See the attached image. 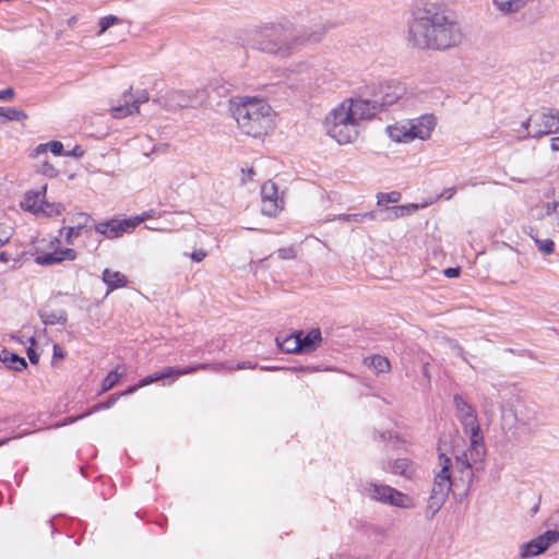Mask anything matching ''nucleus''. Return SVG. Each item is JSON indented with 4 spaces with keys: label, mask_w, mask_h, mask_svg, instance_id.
<instances>
[{
    "label": "nucleus",
    "mask_w": 559,
    "mask_h": 559,
    "mask_svg": "<svg viewBox=\"0 0 559 559\" xmlns=\"http://www.w3.org/2000/svg\"><path fill=\"white\" fill-rule=\"evenodd\" d=\"M362 493L384 504L402 509H412L415 507V501L411 496L389 485L367 483L362 486Z\"/></svg>",
    "instance_id": "obj_8"
},
{
    "label": "nucleus",
    "mask_w": 559,
    "mask_h": 559,
    "mask_svg": "<svg viewBox=\"0 0 559 559\" xmlns=\"http://www.w3.org/2000/svg\"><path fill=\"white\" fill-rule=\"evenodd\" d=\"M75 251L73 249L67 248L63 250H55L53 252L38 254L35 261L39 265H52L66 260L72 261L75 259Z\"/></svg>",
    "instance_id": "obj_16"
},
{
    "label": "nucleus",
    "mask_w": 559,
    "mask_h": 559,
    "mask_svg": "<svg viewBox=\"0 0 559 559\" xmlns=\"http://www.w3.org/2000/svg\"><path fill=\"white\" fill-rule=\"evenodd\" d=\"M123 376L122 372H118V370L110 371L107 377L102 382V391L107 392L115 386V384L121 379Z\"/></svg>",
    "instance_id": "obj_35"
},
{
    "label": "nucleus",
    "mask_w": 559,
    "mask_h": 559,
    "mask_svg": "<svg viewBox=\"0 0 559 559\" xmlns=\"http://www.w3.org/2000/svg\"><path fill=\"white\" fill-rule=\"evenodd\" d=\"M40 318L43 323L46 325L57 323L64 324L67 322V313L64 311L41 313Z\"/></svg>",
    "instance_id": "obj_32"
},
{
    "label": "nucleus",
    "mask_w": 559,
    "mask_h": 559,
    "mask_svg": "<svg viewBox=\"0 0 559 559\" xmlns=\"http://www.w3.org/2000/svg\"><path fill=\"white\" fill-rule=\"evenodd\" d=\"M83 154H84V151L79 145L74 146L72 151L64 152L66 156H72V157H76V158L82 157Z\"/></svg>",
    "instance_id": "obj_46"
},
{
    "label": "nucleus",
    "mask_w": 559,
    "mask_h": 559,
    "mask_svg": "<svg viewBox=\"0 0 559 559\" xmlns=\"http://www.w3.org/2000/svg\"><path fill=\"white\" fill-rule=\"evenodd\" d=\"M132 87L126 91L122 95L123 104L112 106L110 108V115L112 118L120 119L139 112V107L131 103L132 99Z\"/></svg>",
    "instance_id": "obj_18"
},
{
    "label": "nucleus",
    "mask_w": 559,
    "mask_h": 559,
    "mask_svg": "<svg viewBox=\"0 0 559 559\" xmlns=\"http://www.w3.org/2000/svg\"><path fill=\"white\" fill-rule=\"evenodd\" d=\"M197 99L182 91H173L168 94L166 106L169 109L194 107Z\"/></svg>",
    "instance_id": "obj_19"
},
{
    "label": "nucleus",
    "mask_w": 559,
    "mask_h": 559,
    "mask_svg": "<svg viewBox=\"0 0 559 559\" xmlns=\"http://www.w3.org/2000/svg\"><path fill=\"white\" fill-rule=\"evenodd\" d=\"M63 357H64L63 352L57 344H55L53 345V358L56 359V358H63Z\"/></svg>",
    "instance_id": "obj_51"
},
{
    "label": "nucleus",
    "mask_w": 559,
    "mask_h": 559,
    "mask_svg": "<svg viewBox=\"0 0 559 559\" xmlns=\"http://www.w3.org/2000/svg\"><path fill=\"white\" fill-rule=\"evenodd\" d=\"M159 380H160L159 373L155 372L154 374H151V376H147V377L141 379L138 386H145V385H148V384L159 381Z\"/></svg>",
    "instance_id": "obj_42"
},
{
    "label": "nucleus",
    "mask_w": 559,
    "mask_h": 559,
    "mask_svg": "<svg viewBox=\"0 0 559 559\" xmlns=\"http://www.w3.org/2000/svg\"><path fill=\"white\" fill-rule=\"evenodd\" d=\"M26 118H27L26 112L16 107H8V108L0 107V123L7 122V121H22V120H25Z\"/></svg>",
    "instance_id": "obj_29"
},
{
    "label": "nucleus",
    "mask_w": 559,
    "mask_h": 559,
    "mask_svg": "<svg viewBox=\"0 0 559 559\" xmlns=\"http://www.w3.org/2000/svg\"><path fill=\"white\" fill-rule=\"evenodd\" d=\"M366 366L374 369L376 372H389L390 361L386 357L381 355H373L364 359Z\"/></svg>",
    "instance_id": "obj_28"
},
{
    "label": "nucleus",
    "mask_w": 559,
    "mask_h": 559,
    "mask_svg": "<svg viewBox=\"0 0 559 559\" xmlns=\"http://www.w3.org/2000/svg\"><path fill=\"white\" fill-rule=\"evenodd\" d=\"M437 124V118L425 114L414 119H407L388 127L389 136L397 143H409L414 140L426 141L431 136Z\"/></svg>",
    "instance_id": "obj_5"
},
{
    "label": "nucleus",
    "mask_w": 559,
    "mask_h": 559,
    "mask_svg": "<svg viewBox=\"0 0 559 559\" xmlns=\"http://www.w3.org/2000/svg\"><path fill=\"white\" fill-rule=\"evenodd\" d=\"M535 0H491L492 10L501 17H513L520 14Z\"/></svg>",
    "instance_id": "obj_15"
},
{
    "label": "nucleus",
    "mask_w": 559,
    "mask_h": 559,
    "mask_svg": "<svg viewBox=\"0 0 559 559\" xmlns=\"http://www.w3.org/2000/svg\"><path fill=\"white\" fill-rule=\"evenodd\" d=\"M120 23V19L116 15H107L99 20V32L98 35H103L110 26Z\"/></svg>",
    "instance_id": "obj_36"
},
{
    "label": "nucleus",
    "mask_w": 559,
    "mask_h": 559,
    "mask_svg": "<svg viewBox=\"0 0 559 559\" xmlns=\"http://www.w3.org/2000/svg\"><path fill=\"white\" fill-rule=\"evenodd\" d=\"M455 193V189L454 188H449L444 191V194H447V199L450 200Z\"/></svg>",
    "instance_id": "obj_54"
},
{
    "label": "nucleus",
    "mask_w": 559,
    "mask_h": 559,
    "mask_svg": "<svg viewBox=\"0 0 559 559\" xmlns=\"http://www.w3.org/2000/svg\"><path fill=\"white\" fill-rule=\"evenodd\" d=\"M0 360L4 362L9 368L21 371L27 367V364L24 358L17 356L16 354L10 353L8 350H2L0 354Z\"/></svg>",
    "instance_id": "obj_26"
},
{
    "label": "nucleus",
    "mask_w": 559,
    "mask_h": 559,
    "mask_svg": "<svg viewBox=\"0 0 559 559\" xmlns=\"http://www.w3.org/2000/svg\"><path fill=\"white\" fill-rule=\"evenodd\" d=\"M233 115L238 128L247 135L261 138L274 127L271 106L258 97H241L231 103Z\"/></svg>",
    "instance_id": "obj_3"
},
{
    "label": "nucleus",
    "mask_w": 559,
    "mask_h": 559,
    "mask_svg": "<svg viewBox=\"0 0 559 559\" xmlns=\"http://www.w3.org/2000/svg\"><path fill=\"white\" fill-rule=\"evenodd\" d=\"M206 257V252L203 249L193 251L190 258L195 262H201Z\"/></svg>",
    "instance_id": "obj_47"
},
{
    "label": "nucleus",
    "mask_w": 559,
    "mask_h": 559,
    "mask_svg": "<svg viewBox=\"0 0 559 559\" xmlns=\"http://www.w3.org/2000/svg\"><path fill=\"white\" fill-rule=\"evenodd\" d=\"M262 206L261 212L266 216H276L283 209L284 201L278 195L277 187L274 182H264L261 187Z\"/></svg>",
    "instance_id": "obj_12"
},
{
    "label": "nucleus",
    "mask_w": 559,
    "mask_h": 559,
    "mask_svg": "<svg viewBox=\"0 0 559 559\" xmlns=\"http://www.w3.org/2000/svg\"><path fill=\"white\" fill-rule=\"evenodd\" d=\"M210 367V364H198L194 366H188L186 368L167 367L158 371L160 380L166 378H178L180 376L193 373L198 370H205Z\"/></svg>",
    "instance_id": "obj_20"
},
{
    "label": "nucleus",
    "mask_w": 559,
    "mask_h": 559,
    "mask_svg": "<svg viewBox=\"0 0 559 559\" xmlns=\"http://www.w3.org/2000/svg\"><path fill=\"white\" fill-rule=\"evenodd\" d=\"M555 214V221L557 223V225L559 226V203H554L552 204V207H551V212H550V209H548V214Z\"/></svg>",
    "instance_id": "obj_50"
},
{
    "label": "nucleus",
    "mask_w": 559,
    "mask_h": 559,
    "mask_svg": "<svg viewBox=\"0 0 559 559\" xmlns=\"http://www.w3.org/2000/svg\"><path fill=\"white\" fill-rule=\"evenodd\" d=\"M407 38L421 50H447L461 43L462 32L445 11L431 4L415 12Z\"/></svg>",
    "instance_id": "obj_1"
},
{
    "label": "nucleus",
    "mask_w": 559,
    "mask_h": 559,
    "mask_svg": "<svg viewBox=\"0 0 559 559\" xmlns=\"http://www.w3.org/2000/svg\"><path fill=\"white\" fill-rule=\"evenodd\" d=\"M138 388H139L138 385L131 386V388H129L126 392H123V394H131V393H133Z\"/></svg>",
    "instance_id": "obj_57"
},
{
    "label": "nucleus",
    "mask_w": 559,
    "mask_h": 559,
    "mask_svg": "<svg viewBox=\"0 0 559 559\" xmlns=\"http://www.w3.org/2000/svg\"><path fill=\"white\" fill-rule=\"evenodd\" d=\"M40 209L41 210H39V215H44V216H48V217L58 216L64 211V207L62 204L48 203L45 201V199L41 202Z\"/></svg>",
    "instance_id": "obj_31"
},
{
    "label": "nucleus",
    "mask_w": 559,
    "mask_h": 559,
    "mask_svg": "<svg viewBox=\"0 0 559 559\" xmlns=\"http://www.w3.org/2000/svg\"><path fill=\"white\" fill-rule=\"evenodd\" d=\"M535 243L538 248V250L548 255V254H551L554 252V249H555V243L551 239H537L535 238Z\"/></svg>",
    "instance_id": "obj_37"
},
{
    "label": "nucleus",
    "mask_w": 559,
    "mask_h": 559,
    "mask_svg": "<svg viewBox=\"0 0 559 559\" xmlns=\"http://www.w3.org/2000/svg\"><path fill=\"white\" fill-rule=\"evenodd\" d=\"M321 342L320 330L313 329L307 334L301 332V352L309 353L313 350Z\"/></svg>",
    "instance_id": "obj_24"
},
{
    "label": "nucleus",
    "mask_w": 559,
    "mask_h": 559,
    "mask_svg": "<svg viewBox=\"0 0 559 559\" xmlns=\"http://www.w3.org/2000/svg\"><path fill=\"white\" fill-rule=\"evenodd\" d=\"M444 275L449 278L457 277L460 274L459 267H448L443 271Z\"/></svg>",
    "instance_id": "obj_48"
},
{
    "label": "nucleus",
    "mask_w": 559,
    "mask_h": 559,
    "mask_svg": "<svg viewBox=\"0 0 559 559\" xmlns=\"http://www.w3.org/2000/svg\"><path fill=\"white\" fill-rule=\"evenodd\" d=\"M419 207L420 206L418 204L411 203V204H407V205L394 206V207H392V211L394 212V215L396 217H399V216H404V215L412 214L415 211H417Z\"/></svg>",
    "instance_id": "obj_38"
},
{
    "label": "nucleus",
    "mask_w": 559,
    "mask_h": 559,
    "mask_svg": "<svg viewBox=\"0 0 559 559\" xmlns=\"http://www.w3.org/2000/svg\"><path fill=\"white\" fill-rule=\"evenodd\" d=\"M36 173L48 178H56L59 175L58 169L47 160H44L36 166Z\"/></svg>",
    "instance_id": "obj_34"
},
{
    "label": "nucleus",
    "mask_w": 559,
    "mask_h": 559,
    "mask_svg": "<svg viewBox=\"0 0 559 559\" xmlns=\"http://www.w3.org/2000/svg\"><path fill=\"white\" fill-rule=\"evenodd\" d=\"M103 281L108 286V292L116 288L124 287L128 284L127 277L118 271L105 269L103 272Z\"/></svg>",
    "instance_id": "obj_22"
},
{
    "label": "nucleus",
    "mask_w": 559,
    "mask_h": 559,
    "mask_svg": "<svg viewBox=\"0 0 559 559\" xmlns=\"http://www.w3.org/2000/svg\"><path fill=\"white\" fill-rule=\"evenodd\" d=\"M454 406L456 409V416L462 424L464 431L472 441L475 455L479 456V441H483V435L480 426L478 424L477 415L473 406L460 394H455L453 397Z\"/></svg>",
    "instance_id": "obj_7"
},
{
    "label": "nucleus",
    "mask_w": 559,
    "mask_h": 559,
    "mask_svg": "<svg viewBox=\"0 0 559 559\" xmlns=\"http://www.w3.org/2000/svg\"><path fill=\"white\" fill-rule=\"evenodd\" d=\"M253 174H254L253 169H250V170L248 171V175H249V176H252Z\"/></svg>",
    "instance_id": "obj_61"
},
{
    "label": "nucleus",
    "mask_w": 559,
    "mask_h": 559,
    "mask_svg": "<svg viewBox=\"0 0 559 559\" xmlns=\"http://www.w3.org/2000/svg\"><path fill=\"white\" fill-rule=\"evenodd\" d=\"M277 346L285 353H302L301 352V332L287 335L285 337H276Z\"/></svg>",
    "instance_id": "obj_21"
},
{
    "label": "nucleus",
    "mask_w": 559,
    "mask_h": 559,
    "mask_svg": "<svg viewBox=\"0 0 559 559\" xmlns=\"http://www.w3.org/2000/svg\"><path fill=\"white\" fill-rule=\"evenodd\" d=\"M401 194L399 192L392 191L390 193H380L378 195V204H388V203H396L400 200Z\"/></svg>",
    "instance_id": "obj_39"
},
{
    "label": "nucleus",
    "mask_w": 559,
    "mask_h": 559,
    "mask_svg": "<svg viewBox=\"0 0 559 559\" xmlns=\"http://www.w3.org/2000/svg\"><path fill=\"white\" fill-rule=\"evenodd\" d=\"M366 218H373L372 213H364V214H350V221L357 224L362 223Z\"/></svg>",
    "instance_id": "obj_43"
},
{
    "label": "nucleus",
    "mask_w": 559,
    "mask_h": 559,
    "mask_svg": "<svg viewBox=\"0 0 559 559\" xmlns=\"http://www.w3.org/2000/svg\"><path fill=\"white\" fill-rule=\"evenodd\" d=\"M390 472L411 478L415 472L413 463L407 459H399L390 465Z\"/></svg>",
    "instance_id": "obj_25"
},
{
    "label": "nucleus",
    "mask_w": 559,
    "mask_h": 559,
    "mask_svg": "<svg viewBox=\"0 0 559 559\" xmlns=\"http://www.w3.org/2000/svg\"><path fill=\"white\" fill-rule=\"evenodd\" d=\"M277 254L281 259L288 260L294 259L296 257V252L293 248H283L277 251Z\"/></svg>",
    "instance_id": "obj_41"
},
{
    "label": "nucleus",
    "mask_w": 559,
    "mask_h": 559,
    "mask_svg": "<svg viewBox=\"0 0 559 559\" xmlns=\"http://www.w3.org/2000/svg\"><path fill=\"white\" fill-rule=\"evenodd\" d=\"M439 466L440 469L435 476L427 504V510L431 515H435L443 506L452 487V477L450 472V468L452 467L451 459L444 454H440Z\"/></svg>",
    "instance_id": "obj_6"
},
{
    "label": "nucleus",
    "mask_w": 559,
    "mask_h": 559,
    "mask_svg": "<svg viewBox=\"0 0 559 559\" xmlns=\"http://www.w3.org/2000/svg\"><path fill=\"white\" fill-rule=\"evenodd\" d=\"M139 226L136 219H110L95 225V230L109 239L118 238Z\"/></svg>",
    "instance_id": "obj_13"
},
{
    "label": "nucleus",
    "mask_w": 559,
    "mask_h": 559,
    "mask_svg": "<svg viewBox=\"0 0 559 559\" xmlns=\"http://www.w3.org/2000/svg\"><path fill=\"white\" fill-rule=\"evenodd\" d=\"M456 349H457V355H459V356H460L464 361H466V362H467V359H466V357L464 356V350H463V348H462V347H460V346H456Z\"/></svg>",
    "instance_id": "obj_56"
},
{
    "label": "nucleus",
    "mask_w": 559,
    "mask_h": 559,
    "mask_svg": "<svg viewBox=\"0 0 559 559\" xmlns=\"http://www.w3.org/2000/svg\"><path fill=\"white\" fill-rule=\"evenodd\" d=\"M12 236V230L10 227H5L3 224H0V247L5 245Z\"/></svg>",
    "instance_id": "obj_40"
},
{
    "label": "nucleus",
    "mask_w": 559,
    "mask_h": 559,
    "mask_svg": "<svg viewBox=\"0 0 559 559\" xmlns=\"http://www.w3.org/2000/svg\"><path fill=\"white\" fill-rule=\"evenodd\" d=\"M550 147L555 152L559 151V136L552 138L550 140Z\"/></svg>",
    "instance_id": "obj_53"
},
{
    "label": "nucleus",
    "mask_w": 559,
    "mask_h": 559,
    "mask_svg": "<svg viewBox=\"0 0 559 559\" xmlns=\"http://www.w3.org/2000/svg\"><path fill=\"white\" fill-rule=\"evenodd\" d=\"M297 370L302 371V372H309V371H312L313 369L310 367H300Z\"/></svg>",
    "instance_id": "obj_58"
},
{
    "label": "nucleus",
    "mask_w": 559,
    "mask_h": 559,
    "mask_svg": "<svg viewBox=\"0 0 559 559\" xmlns=\"http://www.w3.org/2000/svg\"><path fill=\"white\" fill-rule=\"evenodd\" d=\"M522 127L527 130V136L537 139L559 131V116L548 111L534 112Z\"/></svg>",
    "instance_id": "obj_10"
},
{
    "label": "nucleus",
    "mask_w": 559,
    "mask_h": 559,
    "mask_svg": "<svg viewBox=\"0 0 559 559\" xmlns=\"http://www.w3.org/2000/svg\"><path fill=\"white\" fill-rule=\"evenodd\" d=\"M27 356H28V359H29V361L32 364H37L38 362L39 357H38L37 353L32 347H29L27 349Z\"/></svg>",
    "instance_id": "obj_49"
},
{
    "label": "nucleus",
    "mask_w": 559,
    "mask_h": 559,
    "mask_svg": "<svg viewBox=\"0 0 559 559\" xmlns=\"http://www.w3.org/2000/svg\"><path fill=\"white\" fill-rule=\"evenodd\" d=\"M47 152H51L55 156H62L64 155L63 144L60 141L41 143L34 148L31 156L38 157L39 155L46 154Z\"/></svg>",
    "instance_id": "obj_23"
},
{
    "label": "nucleus",
    "mask_w": 559,
    "mask_h": 559,
    "mask_svg": "<svg viewBox=\"0 0 559 559\" xmlns=\"http://www.w3.org/2000/svg\"><path fill=\"white\" fill-rule=\"evenodd\" d=\"M272 31L274 38L261 40L258 44V48L265 53L282 58L290 57L298 47L320 41L323 35V33L312 32L287 36L282 34L275 26H272Z\"/></svg>",
    "instance_id": "obj_4"
},
{
    "label": "nucleus",
    "mask_w": 559,
    "mask_h": 559,
    "mask_svg": "<svg viewBox=\"0 0 559 559\" xmlns=\"http://www.w3.org/2000/svg\"><path fill=\"white\" fill-rule=\"evenodd\" d=\"M417 93L414 88H408L404 83L399 81H386L379 87V95L373 102H370L378 109L380 107H390L401 103L403 106L413 105V97Z\"/></svg>",
    "instance_id": "obj_9"
},
{
    "label": "nucleus",
    "mask_w": 559,
    "mask_h": 559,
    "mask_svg": "<svg viewBox=\"0 0 559 559\" xmlns=\"http://www.w3.org/2000/svg\"><path fill=\"white\" fill-rule=\"evenodd\" d=\"M558 539L559 533L557 531H547L530 543L523 545L521 548V556L524 558L537 556L547 550L548 547Z\"/></svg>",
    "instance_id": "obj_14"
},
{
    "label": "nucleus",
    "mask_w": 559,
    "mask_h": 559,
    "mask_svg": "<svg viewBox=\"0 0 559 559\" xmlns=\"http://www.w3.org/2000/svg\"><path fill=\"white\" fill-rule=\"evenodd\" d=\"M258 364L257 362H252V361H242V362H238L237 365H233V364H210V367H207V369H211L215 372H218L223 369H226L228 371H233V370H241V369H254L257 368Z\"/></svg>",
    "instance_id": "obj_30"
},
{
    "label": "nucleus",
    "mask_w": 559,
    "mask_h": 559,
    "mask_svg": "<svg viewBox=\"0 0 559 559\" xmlns=\"http://www.w3.org/2000/svg\"><path fill=\"white\" fill-rule=\"evenodd\" d=\"M75 22H76V17H75V16H71V17L69 19V21H68V24H69L70 26H73V25L75 24Z\"/></svg>",
    "instance_id": "obj_59"
},
{
    "label": "nucleus",
    "mask_w": 559,
    "mask_h": 559,
    "mask_svg": "<svg viewBox=\"0 0 559 559\" xmlns=\"http://www.w3.org/2000/svg\"><path fill=\"white\" fill-rule=\"evenodd\" d=\"M79 217L80 222L76 226L64 227L60 230L61 235L66 233L64 239L68 243H72L73 239L80 236L82 227L90 221V216L83 213L79 214Z\"/></svg>",
    "instance_id": "obj_27"
},
{
    "label": "nucleus",
    "mask_w": 559,
    "mask_h": 559,
    "mask_svg": "<svg viewBox=\"0 0 559 559\" xmlns=\"http://www.w3.org/2000/svg\"><path fill=\"white\" fill-rule=\"evenodd\" d=\"M381 438L386 439V435H385V433H382V435H381Z\"/></svg>",
    "instance_id": "obj_62"
},
{
    "label": "nucleus",
    "mask_w": 559,
    "mask_h": 559,
    "mask_svg": "<svg viewBox=\"0 0 559 559\" xmlns=\"http://www.w3.org/2000/svg\"><path fill=\"white\" fill-rule=\"evenodd\" d=\"M292 73L304 75L305 80H311L313 68L308 61H300L289 68Z\"/></svg>",
    "instance_id": "obj_33"
},
{
    "label": "nucleus",
    "mask_w": 559,
    "mask_h": 559,
    "mask_svg": "<svg viewBox=\"0 0 559 559\" xmlns=\"http://www.w3.org/2000/svg\"><path fill=\"white\" fill-rule=\"evenodd\" d=\"M13 96H14V91L11 87L0 91V100H10L13 98Z\"/></svg>",
    "instance_id": "obj_45"
},
{
    "label": "nucleus",
    "mask_w": 559,
    "mask_h": 559,
    "mask_svg": "<svg viewBox=\"0 0 559 559\" xmlns=\"http://www.w3.org/2000/svg\"><path fill=\"white\" fill-rule=\"evenodd\" d=\"M337 219L341 222H349L350 221V214H341L337 216Z\"/></svg>",
    "instance_id": "obj_55"
},
{
    "label": "nucleus",
    "mask_w": 559,
    "mask_h": 559,
    "mask_svg": "<svg viewBox=\"0 0 559 559\" xmlns=\"http://www.w3.org/2000/svg\"><path fill=\"white\" fill-rule=\"evenodd\" d=\"M376 115V106L362 98H346L334 107L325 117L326 133L338 144L354 142L361 122Z\"/></svg>",
    "instance_id": "obj_2"
},
{
    "label": "nucleus",
    "mask_w": 559,
    "mask_h": 559,
    "mask_svg": "<svg viewBox=\"0 0 559 559\" xmlns=\"http://www.w3.org/2000/svg\"><path fill=\"white\" fill-rule=\"evenodd\" d=\"M147 100H148V95H147V93H146V92H142V93H140L136 97H134V96L132 95L131 103H132V104H135V105L139 107V105H140V104L145 103V102H147Z\"/></svg>",
    "instance_id": "obj_44"
},
{
    "label": "nucleus",
    "mask_w": 559,
    "mask_h": 559,
    "mask_svg": "<svg viewBox=\"0 0 559 559\" xmlns=\"http://www.w3.org/2000/svg\"><path fill=\"white\" fill-rule=\"evenodd\" d=\"M151 217V214L145 212L143 213L142 215H138V216H134V217H131L130 219H136L139 221V225L144 222L145 219L150 218Z\"/></svg>",
    "instance_id": "obj_52"
},
{
    "label": "nucleus",
    "mask_w": 559,
    "mask_h": 559,
    "mask_svg": "<svg viewBox=\"0 0 559 559\" xmlns=\"http://www.w3.org/2000/svg\"><path fill=\"white\" fill-rule=\"evenodd\" d=\"M9 440H11V438H7V439H2V440H0V447H2L3 444H5Z\"/></svg>",
    "instance_id": "obj_60"
},
{
    "label": "nucleus",
    "mask_w": 559,
    "mask_h": 559,
    "mask_svg": "<svg viewBox=\"0 0 559 559\" xmlns=\"http://www.w3.org/2000/svg\"><path fill=\"white\" fill-rule=\"evenodd\" d=\"M47 186H43L40 191L29 190L24 194L20 205L24 211L31 212L35 215H39L41 202L46 194Z\"/></svg>",
    "instance_id": "obj_17"
},
{
    "label": "nucleus",
    "mask_w": 559,
    "mask_h": 559,
    "mask_svg": "<svg viewBox=\"0 0 559 559\" xmlns=\"http://www.w3.org/2000/svg\"><path fill=\"white\" fill-rule=\"evenodd\" d=\"M479 448L480 453L478 457L475 455L476 452L472 442L468 451H464L455 457V471L460 474V479L467 485H469L473 480L472 465L474 463L480 462L485 455L483 441H479Z\"/></svg>",
    "instance_id": "obj_11"
}]
</instances>
